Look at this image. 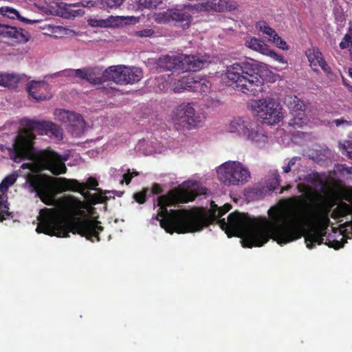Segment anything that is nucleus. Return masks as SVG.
Wrapping results in <instances>:
<instances>
[{
	"label": "nucleus",
	"instance_id": "f257e3e1",
	"mask_svg": "<svg viewBox=\"0 0 352 352\" xmlns=\"http://www.w3.org/2000/svg\"><path fill=\"white\" fill-rule=\"evenodd\" d=\"M300 180L297 188L306 199L293 197L272 207L268 210L270 219L251 217L237 212L230 213L227 219H220L230 210L231 206L226 204L219 207L213 201L207 211L168 210L167 206L186 203L197 195L207 193V188L199 182L188 180L183 182L180 188L157 198L154 202L155 208H157V214L152 220L158 221L160 226L170 234L199 232L208 224L218 221L228 237L241 238L244 248L261 247L270 238L283 245L300 238L305 226H328V197L321 194L325 188L324 179L318 173H311Z\"/></svg>",
	"mask_w": 352,
	"mask_h": 352
},
{
	"label": "nucleus",
	"instance_id": "f03ea898",
	"mask_svg": "<svg viewBox=\"0 0 352 352\" xmlns=\"http://www.w3.org/2000/svg\"><path fill=\"white\" fill-rule=\"evenodd\" d=\"M27 182L31 192H35L45 204L55 207L40 210L38 217L39 223L36 228L37 233L68 237L69 233L72 232L85 236L91 241H94L92 237L99 241L98 234L103 230V228L98 225V221L87 217H71L84 208V204L81 201L72 196L56 198L57 194L67 190L79 192L85 198H88L90 194L85 190L98 186L96 179L89 177L85 184L74 179L54 178L46 175L30 174Z\"/></svg>",
	"mask_w": 352,
	"mask_h": 352
},
{
	"label": "nucleus",
	"instance_id": "7ed1b4c3",
	"mask_svg": "<svg viewBox=\"0 0 352 352\" xmlns=\"http://www.w3.org/2000/svg\"><path fill=\"white\" fill-rule=\"evenodd\" d=\"M20 124L23 129L19 130L12 146L5 148L15 162H20L25 159L30 160V162L21 165L22 168H28L32 172L27 175L26 179L30 174L35 175L34 173L43 169L48 170L55 175L65 173L67 168L65 162L68 159L66 155H60L50 149L36 151L34 146L35 133L41 135H52L57 140H61L60 128L50 121L29 118L21 119ZM26 184L28 186L27 182Z\"/></svg>",
	"mask_w": 352,
	"mask_h": 352
},
{
	"label": "nucleus",
	"instance_id": "20e7f679",
	"mask_svg": "<svg viewBox=\"0 0 352 352\" xmlns=\"http://www.w3.org/2000/svg\"><path fill=\"white\" fill-rule=\"evenodd\" d=\"M257 64L253 60L236 62L227 65L224 74L226 83L241 92L258 96L263 91V82L254 73Z\"/></svg>",
	"mask_w": 352,
	"mask_h": 352
},
{
	"label": "nucleus",
	"instance_id": "39448f33",
	"mask_svg": "<svg viewBox=\"0 0 352 352\" xmlns=\"http://www.w3.org/2000/svg\"><path fill=\"white\" fill-rule=\"evenodd\" d=\"M170 120L175 126L191 130L204 125L206 115L196 103L182 102L173 109Z\"/></svg>",
	"mask_w": 352,
	"mask_h": 352
},
{
	"label": "nucleus",
	"instance_id": "423d86ee",
	"mask_svg": "<svg viewBox=\"0 0 352 352\" xmlns=\"http://www.w3.org/2000/svg\"><path fill=\"white\" fill-rule=\"evenodd\" d=\"M230 9L226 0H205L197 3H189L184 8L173 10L172 21H175L184 29L188 28L192 21V14L199 12L215 11L223 12Z\"/></svg>",
	"mask_w": 352,
	"mask_h": 352
},
{
	"label": "nucleus",
	"instance_id": "0eeeda50",
	"mask_svg": "<svg viewBox=\"0 0 352 352\" xmlns=\"http://www.w3.org/2000/svg\"><path fill=\"white\" fill-rule=\"evenodd\" d=\"M219 182L227 186H241L247 184L251 173L249 168L239 161H227L216 168Z\"/></svg>",
	"mask_w": 352,
	"mask_h": 352
},
{
	"label": "nucleus",
	"instance_id": "6e6552de",
	"mask_svg": "<svg viewBox=\"0 0 352 352\" xmlns=\"http://www.w3.org/2000/svg\"><path fill=\"white\" fill-rule=\"evenodd\" d=\"M209 61L199 56L180 54L178 55H164L160 57L158 65L168 70L186 72L196 71L205 67Z\"/></svg>",
	"mask_w": 352,
	"mask_h": 352
},
{
	"label": "nucleus",
	"instance_id": "1a4fd4ad",
	"mask_svg": "<svg viewBox=\"0 0 352 352\" xmlns=\"http://www.w3.org/2000/svg\"><path fill=\"white\" fill-rule=\"evenodd\" d=\"M248 107L263 122L270 125L280 122L284 117V111L279 102L272 98L251 100Z\"/></svg>",
	"mask_w": 352,
	"mask_h": 352
},
{
	"label": "nucleus",
	"instance_id": "9d476101",
	"mask_svg": "<svg viewBox=\"0 0 352 352\" xmlns=\"http://www.w3.org/2000/svg\"><path fill=\"white\" fill-rule=\"evenodd\" d=\"M55 118L67 124L74 137H80L85 131L86 124L81 115L65 109H56Z\"/></svg>",
	"mask_w": 352,
	"mask_h": 352
},
{
	"label": "nucleus",
	"instance_id": "9b49d317",
	"mask_svg": "<svg viewBox=\"0 0 352 352\" xmlns=\"http://www.w3.org/2000/svg\"><path fill=\"white\" fill-rule=\"evenodd\" d=\"M285 105L292 110V118L289 120V125L294 128H302L308 123V118L305 115V104L296 96L288 94L284 100Z\"/></svg>",
	"mask_w": 352,
	"mask_h": 352
},
{
	"label": "nucleus",
	"instance_id": "f8f14e48",
	"mask_svg": "<svg viewBox=\"0 0 352 352\" xmlns=\"http://www.w3.org/2000/svg\"><path fill=\"white\" fill-rule=\"evenodd\" d=\"M175 92H182L184 89H192L199 92L202 95H206L210 92L211 88L210 82L205 78L194 75H188L182 77L178 82V85L175 83L171 87Z\"/></svg>",
	"mask_w": 352,
	"mask_h": 352
},
{
	"label": "nucleus",
	"instance_id": "ddd939ff",
	"mask_svg": "<svg viewBox=\"0 0 352 352\" xmlns=\"http://www.w3.org/2000/svg\"><path fill=\"white\" fill-rule=\"evenodd\" d=\"M245 45L254 51L258 52L263 55L270 56L273 60L280 63H287V61L283 56L277 54L276 52L272 50L267 44H265L260 38L252 36H246L245 38Z\"/></svg>",
	"mask_w": 352,
	"mask_h": 352
},
{
	"label": "nucleus",
	"instance_id": "4468645a",
	"mask_svg": "<svg viewBox=\"0 0 352 352\" xmlns=\"http://www.w3.org/2000/svg\"><path fill=\"white\" fill-rule=\"evenodd\" d=\"M243 139L258 148H263L268 142V136L265 131L253 121Z\"/></svg>",
	"mask_w": 352,
	"mask_h": 352
},
{
	"label": "nucleus",
	"instance_id": "2eb2a0df",
	"mask_svg": "<svg viewBox=\"0 0 352 352\" xmlns=\"http://www.w3.org/2000/svg\"><path fill=\"white\" fill-rule=\"evenodd\" d=\"M252 122V120L247 117H234L230 120L227 131L243 139Z\"/></svg>",
	"mask_w": 352,
	"mask_h": 352
},
{
	"label": "nucleus",
	"instance_id": "dca6fc26",
	"mask_svg": "<svg viewBox=\"0 0 352 352\" xmlns=\"http://www.w3.org/2000/svg\"><path fill=\"white\" fill-rule=\"evenodd\" d=\"M124 19L129 20L131 23H138L139 21L138 18L134 16H110L107 19H97L91 18L88 20V23L91 27H99V28H109L118 25Z\"/></svg>",
	"mask_w": 352,
	"mask_h": 352
},
{
	"label": "nucleus",
	"instance_id": "f3484780",
	"mask_svg": "<svg viewBox=\"0 0 352 352\" xmlns=\"http://www.w3.org/2000/svg\"><path fill=\"white\" fill-rule=\"evenodd\" d=\"M128 67L124 65L111 66L102 73L104 80H110L117 84H126Z\"/></svg>",
	"mask_w": 352,
	"mask_h": 352
},
{
	"label": "nucleus",
	"instance_id": "a211bd4d",
	"mask_svg": "<svg viewBox=\"0 0 352 352\" xmlns=\"http://www.w3.org/2000/svg\"><path fill=\"white\" fill-rule=\"evenodd\" d=\"M27 89L30 96L36 102L47 100L50 98L46 94L48 90V85L45 80L30 81Z\"/></svg>",
	"mask_w": 352,
	"mask_h": 352
},
{
	"label": "nucleus",
	"instance_id": "6ab92c4d",
	"mask_svg": "<svg viewBox=\"0 0 352 352\" xmlns=\"http://www.w3.org/2000/svg\"><path fill=\"white\" fill-rule=\"evenodd\" d=\"M0 36L14 43H25L28 41L26 32L21 29L6 25L0 24Z\"/></svg>",
	"mask_w": 352,
	"mask_h": 352
},
{
	"label": "nucleus",
	"instance_id": "aec40b11",
	"mask_svg": "<svg viewBox=\"0 0 352 352\" xmlns=\"http://www.w3.org/2000/svg\"><path fill=\"white\" fill-rule=\"evenodd\" d=\"M306 55L310 63V66L314 70H316L317 67L320 66L327 75L331 74V69L324 60L322 53L318 49L315 47L309 49L306 52Z\"/></svg>",
	"mask_w": 352,
	"mask_h": 352
},
{
	"label": "nucleus",
	"instance_id": "412c9836",
	"mask_svg": "<svg viewBox=\"0 0 352 352\" xmlns=\"http://www.w3.org/2000/svg\"><path fill=\"white\" fill-rule=\"evenodd\" d=\"M137 149L144 155H151L153 153H160L163 152V149L160 147L158 142H147L146 140L140 141L138 144Z\"/></svg>",
	"mask_w": 352,
	"mask_h": 352
},
{
	"label": "nucleus",
	"instance_id": "4be33fe9",
	"mask_svg": "<svg viewBox=\"0 0 352 352\" xmlns=\"http://www.w3.org/2000/svg\"><path fill=\"white\" fill-rule=\"evenodd\" d=\"M88 68L78 69H65L58 72L54 73L49 76L51 78H56L60 76H71L78 77L81 79H85L87 75Z\"/></svg>",
	"mask_w": 352,
	"mask_h": 352
},
{
	"label": "nucleus",
	"instance_id": "5701e85b",
	"mask_svg": "<svg viewBox=\"0 0 352 352\" xmlns=\"http://www.w3.org/2000/svg\"><path fill=\"white\" fill-rule=\"evenodd\" d=\"M0 14L12 19H18L21 21L25 22L27 23H34L38 22V21L30 20L21 16L16 10L10 7L1 8Z\"/></svg>",
	"mask_w": 352,
	"mask_h": 352
},
{
	"label": "nucleus",
	"instance_id": "b1692460",
	"mask_svg": "<svg viewBox=\"0 0 352 352\" xmlns=\"http://www.w3.org/2000/svg\"><path fill=\"white\" fill-rule=\"evenodd\" d=\"M173 74L159 76L155 79V85L160 90L166 91L171 87L173 83Z\"/></svg>",
	"mask_w": 352,
	"mask_h": 352
},
{
	"label": "nucleus",
	"instance_id": "393cba45",
	"mask_svg": "<svg viewBox=\"0 0 352 352\" xmlns=\"http://www.w3.org/2000/svg\"><path fill=\"white\" fill-rule=\"evenodd\" d=\"M21 78L16 74L1 73L0 72V85L5 87H13L19 80Z\"/></svg>",
	"mask_w": 352,
	"mask_h": 352
},
{
	"label": "nucleus",
	"instance_id": "a878e982",
	"mask_svg": "<svg viewBox=\"0 0 352 352\" xmlns=\"http://www.w3.org/2000/svg\"><path fill=\"white\" fill-rule=\"evenodd\" d=\"M80 3H71L65 4L64 10L65 11V17L66 18H75L78 16H82L84 14V10L81 8L74 9L75 8H79Z\"/></svg>",
	"mask_w": 352,
	"mask_h": 352
},
{
	"label": "nucleus",
	"instance_id": "bb28decb",
	"mask_svg": "<svg viewBox=\"0 0 352 352\" xmlns=\"http://www.w3.org/2000/svg\"><path fill=\"white\" fill-rule=\"evenodd\" d=\"M128 74L126 78V84H133L142 79V72L140 68L128 67Z\"/></svg>",
	"mask_w": 352,
	"mask_h": 352
},
{
	"label": "nucleus",
	"instance_id": "cd10ccee",
	"mask_svg": "<svg viewBox=\"0 0 352 352\" xmlns=\"http://www.w3.org/2000/svg\"><path fill=\"white\" fill-rule=\"evenodd\" d=\"M18 176L19 175L16 172H14L7 175L0 184V191L2 193L6 192L8 188L15 183Z\"/></svg>",
	"mask_w": 352,
	"mask_h": 352
},
{
	"label": "nucleus",
	"instance_id": "c85d7f7f",
	"mask_svg": "<svg viewBox=\"0 0 352 352\" xmlns=\"http://www.w3.org/2000/svg\"><path fill=\"white\" fill-rule=\"evenodd\" d=\"M322 241V236L318 232L309 234L305 237L306 245L309 249L313 248L316 245L321 244Z\"/></svg>",
	"mask_w": 352,
	"mask_h": 352
},
{
	"label": "nucleus",
	"instance_id": "c756f323",
	"mask_svg": "<svg viewBox=\"0 0 352 352\" xmlns=\"http://www.w3.org/2000/svg\"><path fill=\"white\" fill-rule=\"evenodd\" d=\"M173 10H167L153 14V20L157 23H166L172 21Z\"/></svg>",
	"mask_w": 352,
	"mask_h": 352
},
{
	"label": "nucleus",
	"instance_id": "7c9ffc66",
	"mask_svg": "<svg viewBox=\"0 0 352 352\" xmlns=\"http://www.w3.org/2000/svg\"><path fill=\"white\" fill-rule=\"evenodd\" d=\"M140 9L161 8L162 0H135Z\"/></svg>",
	"mask_w": 352,
	"mask_h": 352
},
{
	"label": "nucleus",
	"instance_id": "2f4dec72",
	"mask_svg": "<svg viewBox=\"0 0 352 352\" xmlns=\"http://www.w3.org/2000/svg\"><path fill=\"white\" fill-rule=\"evenodd\" d=\"M301 158L297 156L285 159L282 166L283 173H288L296 168Z\"/></svg>",
	"mask_w": 352,
	"mask_h": 352
},
{
	"label": "nucleus",
	"instance_id": "473e14b6",
	"mask_svg": "<svg viewBox=\"0 0 352 352\" xmlns=\"http://www.w3.org/2000/svg\"><path fill=\"white\" fill-rule=\"evenodd\" d=\"M256 28L263 32V34L267 35L269 38L274 39L278 36L277 33L274 30L270 28L265 21H259L256 23Z\"/></svg>",
	"mask_w": 352,
	"mask_h": 352
},
{
	"label": "nucleus",
	"instance_id": "72a5a7b5",
	"mask_svg": "<svg viewBox=\"0 0 352 352\" xmlns=\"http://www.w3.org/2000/svg\"><path fill=\"white\" fill-rule=\"evenodd\" d=\"M339 46L342 50L349 47L350 56L352 59V25L349 28V33L344 36Z\"/></svg>",
	"mask_w": 352,
	"mask_h": 352
},
{
	"label": "nucleus",
	"instance_id": "f704fd0d",
	"mask_svg": "<svg viewBox=\"0 0 352 352\" xmlns=\"http://www.w3.org/2000/svg\"><path fill=\"white\" fill-rule=\"evenodd\" d=\"M87 75L85 80L94 85L100 84L102 82V77L100 74L96 72L95 69L88 68Z\"/></svg>",
	"mask_w": 352,
	"mask_h": 352
},
{
	"label": "nucleus",
	"instance_id": "c9c22d12",
	"mask_svg": "<svg viewBox=\"0 0 352 352\" xmlns=\"http://www.w3.org/2000/svg\"><path fill=\"white\" fill-rule=\"evenodd\" d=\"M330 157V150L325 148H321L320 150H316L315 155L313 154L311 158L317 162H321L324 161L327 158Z\"/></svg>",
	"mask_w": 352,
	"mask_h": 352
},
{
	"label": "nucleus",
	"instance_id": "e433bc0d",
	"mask_svg": "<svg viewBox=\"0 0 352 352\" xmlns=\"http://www.w3.org/2000/svg\"><path fill=\"white\" fill-rule=\"evenodd\" d=\"M8 210L9 207L7 199H4L0 195V221H2L3 219H6V217L10 216Z\"/></svg>",
	"mask_w": 352,
	"mask_h": 352
},
{
	"label": "nucleus",
	"instance_id": "4c0bfd02",
	"mask_svg": "<svg viewBox=\"0 0 352 352\" xmlns=\"http://www.w3.org/2000/svg\"><path fill=\"white\" fill-rule=\"evenodd\" d=\"M137 175H138V173L135 170H131L127 168V170L124 172L122 179H120V183L122 184L125 182L126 184H129L131 182V179Z\"/></svg>",
	"mask_w": 352,
	"mask_h": 352
},
{
	"label": "nucleus",
	"instance_id": "58836bf2",
	"mask_svg": "<svg viewBox=\"0 0 352 352\" xmlns=\"http://www.w3.org/2000/svg\"><path fill=\"white\" fill-rule=\"evenodd\" d=\"M340 145L343 149V153H345L349 158L352 159V138H349Z\"/></svg>",
	"mask_w": 352,
	"mask_h": 352
},
{
	"label": "nucleus",
	"instance_id": "ea45409f",
	"mask_svg": "<svg viewBox=\"0 0 352 352\" xmlns=\"http://www.w3.org/2000/svg\"><path fill=\"white\" fill-rule=\"evenodd\" d=\"M100 3L103 7L107 8H119L125 0H100Z\"/></svg>",
	"mask_w": 352,
	"mask_h": 352
},
{
	"label": "nucleus",
	"instance_id": "a19ab883",
	"mask_svg": "<svg viewBox=\"0 0 352 352\" xmlns=\"http://www.w3.org/2000/svg\"><path fill=\"white\" fill-rule=\"evenodd\" d=\"M285 133L284 132V130L280 129H278L277 131V134H276V138L278 139V142L284 145V146H287L289 144L290 141H291V138H290V135L289 134H284V136L283 137H281V136H279V135H281L282 134Z\"/></svg>",
	"mask_w": 352,
	"mask_h": 352
},
{
	"label": "nucleus",
	"instance_id": "79ce46f5",
	"mask_svg": "<svg viewBox=\"0 0 352 352\" xmlns=\"http://www.w3.org/2000/svg\"><path fill=\"white\" fill-rule=\"evenodd\" d=\"M127 170V167L122 166L120 169H117L115 168H111L109 170V174L111 177L115 179H121L124 172Z\"/></svg>",
	"mask_w": 352,
	"mask_h": 352
},
{
	"label": "nucleus",
	"instance_id": "37998d69",
	"mask_svg": "<svg viewBox=\"0 0 352 352\" xmlns=\"http://www.w3.org/2000/svg\"><path fill=\"white\" fill-rule=\"evenodd\" d=\"M155 32L153 29L146 28L136 31L135 35L141 38H147L154 36Z\"/></svg>",
	"mask_w": 352,
	"mask_h": 352
},
{
	"label": "nucleus",
	"instance_id": "c03bdc74",
	"mask_svg": "<svg viewBox=\"0 0 352 352\" xmlns=\"http://www.w3.org/2000/svg\"><path fill=\"white\" fill-rule=\"evenodd\" d=\"M269 41L274 43L276 47L283 50H287L289 49L286 42L278 36H276L274 39L269 38Z\"/></svg>",
	"mask_w": 352,
	"mask_h": 352
},
{
	"label": "nucleus",
	"instance_id": "a18cd8bd",
	"mask_svg": "<svg viewBox=\"0 0 352 352\" xmlns=\"http://www.w3.org/2000/svg\"><path fill=\"white\" fill-rule=\"evenodd\" d=\"M344 236H342L341 239L329 241L327 244L329 247L333 248L336 250H338L344 246V244L346 242V240L344 239Z\"/></svg>",
	"mask_w": 352,
	"mask_h": 352
},
{
	"label": "nucleus",
	"instance_id": "49530a36",
	"mask_svg": "<svg viewBox=\"0 0 352 352\" xmlns=\"http://www.w3.org/2000/svg\"><path fill=\"white\" fill-rule=\"evenodd\" d=\"M135 200L139 204H143L145 201L146 195L144 192H137L133 195Z\"/></svg>",
	"mask_w": 352,
	"mask_h": 352
},
{
	"label": "nucleus",
	"instance_id": "de8ad7c7",
	"mask_svg": "<svg viewBox=\"0 0 352 352\" xmlns=\"http://www.w3.org/2000/svg\"><path fill=\"white\" fill-rule=\"evenodd\" d=\"M333 123L336 124L337 126H340L342 125L345 126H350L352 124V122L348 121L346 120H344L343 118L336 119L333 120Z\"/></svg>",
	"mask_w": 352,
	"mask_h": 352
},
{
	"label": "nucleus",
	"instance_id": "09e8293b",
	"mask_svg": "<svg viewBox=\"0 0 352 352\" xmlns=\"http://www.w3.org/2000/svg\"><path fill=\"white\" fill-rule=\"evenodd\" d=\"M278 177L279 175L276 173L273 175V184L270 186V190H274L276 188V186L279 184Z\"/></svg>",
	"mask_w": 352,
	"mask_h": 352
},
{
	"label": "nucleus",
	"instance_id": "8fccbe9b",
	"mask_svg": "<svg viewBox=\"0 0 352 352\" xmlns=\"http://www.w3.org/2000/svg\"><path fill=\"white\" fill-rule=\"evenodd\" d=\"M78 3H80V6L82 8H91L94 6V2L92 1H83L82 2H78Z\"/></svg>",
	"mask_w": 352,
	"mask_h": 352
},
{
	"label": "nucleus",
	"instance_id": "3c124183",
	"mask_svg": "<svg viewBox=\"0 0 352 352\" xmlns=\"http://www.w3.org/2000/svg\"><path fill=\"white\" fill-rule=\"evenodd\" d=\"M162 191L161 186L159 184H155L153 185L152 188V192L153 194H160Z\"/></svg>",
	"mask_w": 352,
	"mask_h": 352
},
{
	"label": "nucleus",
	"instance_id": "603ef678",
	"mask_svg": "<svg viewBox=\"0 0 352 352\" xmlns=\"http://www.w3.org/2000/svg\"><path fill=\"white\" fill-rule=\"evenodd\" d=\"M104 197H103L102 195L98 196L97 197H96L94 199V201L96 202H102V201H104Z\"/></svg>",
	"mask_w": 352,
	"mask_h": 352
},
{
	"label": "nucleus",
	"instance_id": "864d4df0",
	"mask_svg": "<svg viewBox=\"0 0 352 352\" xmlns=\"http://www.w3.org/2000/svg\"><path fill=\"white\" fill-rule=\"evenodd\" d=\"M63 30H64L65 34H69L70 33L75 34V32L74 30H69V29L63 28Z\"/></svg>",
	"mask_w": 352,
	"mask_h": 352
},
{
	"label": "nucleus",
	"instance_id": "5fc2aeb1",
	"mask_svg": "<svg viewBox=\"0 0 352 352\" xmlns=\"http://www.w3.org/2000/svg\"><path fill=\"white\" fill-rule=\"evenodd\" d=\"M349 76L352 78V69H349L348 70Z\"/></svg>",
	"mask_w": 352,
	"mask_h": 352
},
{
	"label": "nucleus",
	"instance_id": "6e6d98bb",
	"mask_svg": "<svg viewBox=\"0 0 352 352\" xmlns=\"http://www.w3.org/2000/svg\"><path fill=\"white\" fill-rule=\"evenodd\" d=\"M0 149L4 151V146L3 145H0Z\"/></svg>",
	"mask_w": 352,
	"mask_h": 352
}]
</instances>
